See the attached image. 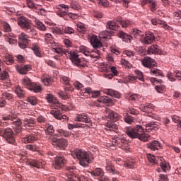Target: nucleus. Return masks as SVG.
<instances>
[{
  "instance_id": "obj_44",
  "label": "nucleus",
  "mask_w": 181,
  "mask_h": 181,
  "mask_svg": "<svg viewBox=\"0 0 181 181\" xmlns=\"http://www.w3.org/2000/svg\"><path fill=\"white\" fill-rule=\"evenodd\" d=\"M128 23L129 22V21H124L122 20V17H117L115 20L114 21H109L107 22V23Z\"/></svg>"
},
{
  "instance_id": "obj_26",
  "label": "nucleus",
  "mask_w": 181,
  "mask_h": 181,
  "mask_svg": "<svg viewBox=\"0 0 181 181\" xmlns=\"http://www.w3.org/2000/svg\"><path fill=\"white\" fill-rule=\"evenodd\" d=\"M103 93L107 95H110V97H115V98H121V93L112 89H105Z\"/></svg>"
},
{
  "instance_id": "obj_10",
  "label": "nucleus",
  "mask_w": 181,
  "mask_h": 181,
  "mask_svg": "<svg viewBox=\"0 0 181 181\" xmlns=\"http://www.w3.org/2000/svg\"><path fill=\"white\" fill-rule=\"evenodd\" d=\"M112 142L115 146H119L122 149H125L128 146V141L122 136L112 139Z\"/></svg>"
},
{
  "instance_id": "obj_54",
  "label": "nucleus",
  "mask_w": 181,
  "mask_h": 181,
  "mask_svg": "<svg viewBox=\"0 0 181 181\" xmlns=\"http://www.w3.org/2000/svg\"><path fill=\"white\" fill-rule=\"evenodd\" d=\"M36 119L39 124H45V122H47V119L43 115H39Z\"/></svg>"
},
{
  "instance_id": "obj_7",
  "label": "nucleus",
  "mask_w": 181,
  "mask_h": 181,
  "mask_svg": "<svg viewBox=\"0 0 181 181\" xmlns=\"http://www.w3.org/2000/svg\"><path fill=\"white\" fill-rule=\"evenodd\" d=\"M0 136L5 138L6 141L11 145H16V141H15V134L11 128L2 129L0 130Z\"/></svg>"
},
{
  "instance_id": "obj_40",
  "label": "nucleus",
  "mask_w": 181,
  "mask_h": 181,
  "mask_svg": "<svg viewBox=\"0 0 181 181\" xmlns=\"http://www.w3.org/2000/svg\"><path fill=\"white\" fill-rule=\"evenodd\" d=\"M78 51L83 53L85 56H90V49L86 46H81L78 47Z\"/></svg>"
},
{
  "instance_id": "obj_46",
  "label": "nucleus",
  "mask_w": 181,
  "mask_h": 181,
  "mask_svg": "<svg viewBox=\"0 0 181 181\" xmlns=\"http://www.w3.org/2000/svg\"><path fill=\"white\" fill-rule=\"evenodd\" d=\"M92 175H93V176H99L100 177L104 176V171H103V169L101 168H96L92 172Z\"/></svg>"
},
{
  "instance_id": "obj_13",
  "label": "nucleus",
  "mask_w": 181,
  "mask_h": 181,
  "mask_svg": "<svg viewBox=\"0 0 181 181\" xmlns=\"http://www.w3.org/2000/svg\"><path fill=\"white\" fill-rule=\"evenodd\" d=\"M50 114H52V115H53V117L57 119L62 121V122H64L66 120H69V117L64 115H62V111L58 109L51 110Z\"/></svg>"
},
{
  "instance_id": "obj_51",
  "label": "nucleus",
  "mask_w": 181,
  "mask_h": 181,
  "mask_svg": "<svg viewBox=\"0 0 181 181\" xmlns=\"http://www.w3.org/2000/svg\"><path fill=\"white\" fill-rule=\"evenodd\" d=\"M27 101L28 103H30L31 105H36V104H37V99L36 97L30 96L27 98Z\"/></svg>"
},
{
  "instance_id": "obj_2",
  "label": "nucleus",
  "mask_w": 181,
  "mask_h": 181,
  "mask_svg": "<svg viewBox=\"0 0 181 181\" xmlns=\"http://www.w3.org/2000/svg\"><path fill=\"white\" fill-rule=\"evenodd\" d=\"M124 132L126 135L131 138V139H139L143 141V142H146L148 141L151 136L149 134H145L144 127L141 125H136V127H126L124 128Z\"/></svg>"
},
{
  "instance_id": "obj_36",
  "label": "nucleus",
  "mask_w": 181,
  "mask_h": 181,
  "mask_svg": "<svg viewBox=\"0 0 181 181\" xmlns=\"http://www.w3.org/2000/svg\"><path fill=\"white\" fill-rule=\"evenodd\" d=\"M110 71L112 73V74H106L105 75L106 78H108L109 80H111L114 76H118V70H117V67L115 66H111Z\"/></svg>"
},
{
  "instance_id": "obj_48",
  "label": "nucleus",
  "mask_w": 181,
  "mask_h": 181,
  "mask_svg": "<svg viewBox=\"0 0 181 181\" xmlns=\"http://www.w3.org/2000/svg\"><path fill=\"white\" fill-rule=\"evenodd\" d=\"M91 93V88H85L83 89H81L80 90V94L81 95H90V94Z\"/></svg>"
},
{
  "instance_id": "obj_18",
  "label": "nucleus",
  "mask_w": 181,
  "mask_h": 181,
  "mask_svg": "<svg viewBox=\"0 0 181 181\" xmlns=\"http://www.w3.org/2000/svg\"><path fill=\"white\" fill-rule=\"evenodd\" d=\"M1 97H0V107L2 108L6 105V101L5 100H12L13 95L8 92H4L1 94Z\"/></svg>"
},
{
  "instance_id": "obj_16",
  "label": "nucleus",
  "mask_w": 181,
  "mask_h": 181,
  "mask_svg": "<svg viewBox=\"0 0 181 181\" xmlns=\"http://www.w3.org/2000/svg\"><path fill=\"white\" fill-rule=\"evenodd\" d=\"M29 166L31 168H37V169H42L45 168V165H46V162L43 160H31L28 161Z\"/></svg>"
},
{
  "instance_id": "obj_41",
  "label": "nucleus",
  "mask_w": 181,
  "mask_h": 181,
  "mask_svg": "<svg viewBox=\"0 0 181 181\" xmlns=\"http://www.w3.org/2000/svg\"><path fill=\"white\" fill-rule=\"evenodd\" d=\"M16 94H17L18 97L19 98H24L25 97V90H23L22 89V88H21V86H18L16 88Z\"/></svg>"
},
{
  "instance_id": "obj_37",
  "label": "nucleus",
  "mask_w": 181,
  "mask_h": 181,
  "mask_svg": "<svg viewBox=\"0 0 181 181\" xmlns=\"http://www.w3.org/2000/svg\"><path fill=\"white\" fill-rule=\"evenodd\" d=\"M46 100L48 103H49V104H57V103H59L57 98L51 94H47Z\"/></svg>"
},
{
  "instance_id": "obj_23",
  "label": "nucleus",
  "mask_w": 181,
  "mask_h": 181,
  "mask_svg": "<svg viewBox=\"0 0 181 181\" xmlns=\"http://www.w3.org/2000/svg\"><path fill=\"white\" fill-rule=\"evenodd\" d=\"M147 148L151 151H159L162 148V144L156 140H153L147 144Z\"/></svg>"
},
{
  "instance_id": "obj_22",
  "label": "nucleus",
  "mask_w": 181,
  "mask_h": 181,
  "mask_svg": "<svg viewBox=\"0 0 181 181\" xmlns=\"http://www.w3.org/2000/svg\"><path fill=\"white\" fill-rule=\"evenodd\" d=\"M16 69L20 74H28L30 70L32 69L30 65H16Z\"/></svg>"
},
{
  "instance_id": "obj_30",
  "label": "nucleus",
  "mask_w": 181,
  "mask_h": 181,
  "mask_svg": "<svg viewBox=\"0 0 181 181\" xmlns=\"http://www.w3.org/2000/svg\"><path fill=\"white\" fill-rule=\"evenodd\" d=\"M159 127H160V123H159V122H151L146 124V128H148V129H154V131H158Z\"/></svg>"
},
{
  "instance_id": "obj_45",
  "label": "nucleus",
  "mask_w": 181,
  "mask_h": 181,
  "mask_svg": "<svg viewBox=\"0 0 181 181\" xmlns=\"http://www.w3.org/2000/svg\"><path fill=\"white\" fill-rule=\"evenodd\" d=\"M86 127H90L86 124H68V129H74V128H85Z\"/></svg>"
},
{
  "instance_id": "obj_55",
  "label": "nucleus",
  "mask_w": 181,
  "mask_h": 181,
  "mask_svg": "<svg viewBox=\"0 0 181 181\" xmlns=\"http://www.w3.org/2000/svg\"><path fill=\"white\" fill-rule=\"evenodd\" d=\"M73 175H74V180H76V181H87V177L81 175L80 177H78L76 174H74V173H73Z\"/></svg>"
},
{
  "instance_id": "obj_56",
  "label": "nucleus",
  "mask_w": 181,
  "mask_h": 181,
  "mask_svg": "<svg viewBox=\"0 0 181 181\" xmlns=\"http://www.w3.org/2000/svg\"><path fill=\"white\" fill-rule=\"evenodd\" d=\"M30 22H32V21L28 20L25 16L19 17L18 20V23H30Z\"/></svg>"
},
{
  "instance_id": "obj_43",
  "label": "nucleus",
  "mask_w": 181,
  "mask_h": 181,
  "mask_svg": "<svg viewBox=\"0 0 181 181\" xmlns=\"http://www.w3.org/2000/svg\"><path fill=\"white\" fill-rule=\"evenodd\" d=\"M4 62L6 63V64H8V66L11 64H13V57L12 56L7 54L6 55V57L4 58Z\"/></svg>"
},
{
  "instance_id": "obj_1",
  "label": "nucleus",
  "mask_w": 181,
  "mask_h": 181,
  "mask_svg": "<svg viewBox=\"0 0 181 181\" xmlns=\"http://www.w3.org/2000/svg\"><path fill=\"white\" fill-rule=\"evenodd\" d=\"M52 51L54 53H57V54H65L68 59H71L73 64L77 66L79 69H84L87 66V63L81 61L78 57V54L76 51H69V49H62L57 47H52Z\"/></svg>"
},
{
  "instance_id": "obj_5",
  "label": "nucleus",
  "mask_w": 181,
  "mask_h": 181,
  "mask_svg": "<svg viewBox=\"0 0 181 181\" xmlns=\"http://www.w3.org/2000/svg\"><path fill=\"white\" fill-rule=\"evenodd\" d=\"M141 63L144 67L151 69L150 74L151 76H156V77H158V76H162L163 73L160 70L158 69H153V67H156V62L153 59L149 57H146L141 60Z\"/></svg>"
},
{
  "instance_id": "obj_42",
  "label": "nucleus",
  "mask_w": 181,
  "mask_h": 181,
  "mask_svg": "<svg viewBox=\"0 0 181 181\" xmlns=\"http://www.w3.org/2000/svg\"><path fill=\"white\" fill-rule=\"evenodd\" d=\"M160 166L161 169L163 170V172H169L170 170V166L169 165V163H167L166 161L161 162L160 163Z\"/></svg>"
},
{
  "instance_id": "obj_15",
  "label": "nucleus",
  "mask_w": 181,
  "mask_h": 181,
  "mask_svg": "<svg viewBox=\"0 0 181 181\" xmlns=\"http://www.w3.org/2000/svg\"><path fill=\"white\" fill-rule=\"evenodd\" d=\"M76 121H78V122H85V124L91 125V119H90L88 115L86 113L77 114Z\"/></svg>"
},
{
  "instance_id": "obj_63",
  "label": "nucleus",
  "mask_w": 181,
  "mask_h": 181,
  "mask_svg": "<svg viewBox=\"0 0 181 181\" xmlns=\"http://www.w3.org/2000/svg\"><path fill=\"white\" fill-rule=\"evenodd\" d=\"M74 87L76 88V90H81L84 86H83V83L78 82V81H75L74 82Z\"/></svg>"
},
{
  "instance_id": "obj_20",
  "label": "nucleus",
  "mask_w": 181,
  "mask_h": 181,
  "mask_svg": "<svg viewBox=\"0 0 181 181\" xmlns=\"http://www.w3.org/2000/svg\"><path fill=\"white\" fill-rule=\"evenodd\" d=\"M167 77L169 78L170 81L173 82L176 81V79L181 80V71L175 70L174 73L168 72L167 74Z\"/></svg>"
},
{
  "instance_id": "obj_62",
  "label": "nucleus",
  "mask_w": 181,
  "mask_h": 181,
  "mask_svg": "<svg viewBox=\"0 0 181 181\" xmlns=\"http://www.w3.org/2000/svg\"><path fill=\"white\" fill-rule=\"evenodd\" d=\"M100 90H93V91L90 90V95H91L93 98H97L98 97H100Z\"/></svg>"
},
{
  "instance_id": "obj_57",
  "label": "nucleus",
  "mask_w": 181,
  "mask_h": 181,
  "mask_svg": "<svg viewBox=\"0 0 181 181\" xmlns=\"http://www.w3.org/2000/svg\"><path fill=\"white\" fill-rule=\"evenodd\" d=\"M27 5L30 9H38L39 6H35L32 0H27Z\"/></svg>"
},
{
  "instance_id": "obj_61",
  "label": "nucleus",
  "mask_w": 181,
  "mask_h": 181,
  "mask_svg": "<svg viewBox=\"0 0 181 181\" xmlns=\"http://www.w3.org/2000/svg\"><path fill=\"white\" fill-rule=\"evenodd\" d=\"M147 158H148V160H149V162H151V163H154V164L157 163L156 158H155V156H153L151 154H148Z\"/></svg>"
},
{
  "instance_id": "obj_28",
  "label": "nucleus",
  "mask_w": 181,
  "mask_h": 181,
  "mask_svg": "<svg viewBox=\"0 0 181 181\" xmlns=\"http://www.w3.org/2000/svg\"><path fill=\"white\" fill-rule=\"evenodd\" d=\"M117 36L120 37V39H122L123 42H127V43H129L131 42V39H132V37L130 35L122 31H119Z\"/></svg>"
},
{
  "instance_id": "obj_39",
  "label": "nucleus",
  "mask_w": 181,
  "mask_h": 181,
  "mask_svg": "<svg viewBox=\"0 0 181 181\" xmlns=\"http://www.w3.org/2000/svg\"><path fill=\"white\" fill-rule=\"evenodd\" d=\"M105 168H106V170L109 172V173H112V175H115L118 173V172L115 170V167H114L112 164L107 163Z\"/></svg>"
},
{
  "instance_id": "obj_14",
  "label": "nucleus",
  "mask_w": 181,
  "mask_h": 181,
  "mask_svg": "<svg viewBox=\"0 0 181 181\" xmlns=\"http://www.w3.org/2000/svg\"><path fill=\"white\" fill-rule=\"evenodd\" d=\"M155 40V35L152 33L144 34L141 40V43L144 45H152Z\"/></svg>"
},
{
  "instance_id": "obj_50",
  "label": "nucleus",
  "mask_w": 181,
  "mask_h": 181,
  "mask_svg": "<svg viewBox=\"0 0 181 181\" xmlns=\"http://www.w3.org/2000/svg\"><path fill=\"white\" fill-rule=\"evenodd\" d=\"M78 32L81 33H85L87 30V28L84 26V24L78 23L76 25Z\"/></svg>"
},
{
  "instance_id": "obj_59",
  "label": "nucleus",
  "mask_w": 181,
  "mask_h": 181,
  "mask_svg": "<svg viewBox=\"0 0 181 181\" xmlns=\"http://www.w3.org/2000/svg\"><path fill=\"white\" fill-rule=\"evenodd\" d=\"M0 71H1V68H0ZM9 77V74L6 71H4L3 72L0 73V78L1 80H6Z\"/></svg>"
},
{
  "instance_id": "obj_24",
  "label": "nucleus",
  "mask_w": 181,
  "mask_h": 181,
  "mask_svg": "<svg viewBox=\"0 0 181 181\" xmlns=\"http://www.w3.org/2000/svg\"><path fill=\"white\" fill-rule=\"evenodd\" d=\"M139 108L141 111H143V112H146V114H152V112H153V105L151 103L141 105Z\"/></svg>"
},
{
  "instance_id": "obj_27",
  "label": "nucleus",
  "mask_w": 181,
  "mask_h": 181,
  "mask_svg": "<svg viewBox=\"0 0 181 181\" xmlns=\"http://www.w3.org/2000/svg\"><path fill=\"white\" fill-rule=\"evenodd\" d=\"M23 124L25 127H35L36 125V121L33 117H25L23 119Z\"/></svg>"
},
{
  "instance_id": "obj_60",
  "label": "nucleus",
  "mask_w": 181,
  "mask_h": 181,
  "mask_svg": "<svg viewBox=\"0 0 181 181\" xmlns=\"http://www.w3.org/2000/svg\"><path fill=\"white\" fill-rule=\"evenodd\" d=\"M127 111L128 112H129V114H132V115H138L139 114V112L132 107H129Z\"/></svg>"
},
{
  "instance_id": "obj_33",
  "label": "nucleus",
  "mask_w": 181,
  "mask_h": 181,
  "mask_svg": "<svg viewBox=\"0 0 181 181\" xmlns=\"http://www.w3.org/2000/svg\"><path fill=\"white\" fill-rule=\"evenodd\" d=\"M18 25L20 26V28H21V29H23L24 30H27L28 33H30L34 30L32 25L29 23H18Z\"/></svg>"
},
{
  "instance_id": "obj_53",
  "label": "nucleus",
  "mask_w": 181,
  "mask_h": 181,
  "mask_svg": "<svg viewBox=\"0 0 181 181\" xmlns=\"http://www.w3.org/2000/svg\"><path fill=\"white\" fill-rule=\"evenodd\" d=\"M148 6L152 12H155V11H156L158 4H156L155 1L151 0L150 4H148Z\"/></svg>"
},
{
  "instance_id": "obj_8",
  "label": "nucleus",
  "mask_w": 181,
  "mask_h": 181,
  "mask_svg": "<svg viewBox=\"0 0 181 181\" xmlns=\"http://www.w3.org/2000/svg\"><path fill=\"white\" fill-rule=\"evenodd\" d=\"M22 85L25 87V88H28V90L34 91V93H40V91L42 90V87H40V86L32 82L30 78L26 76L23 79Z\"/></svg>"
},
{
  "instance_id": "obj_47",
  "label": "nucleus",
  "mask_w": 181,
  "mask_h": 181,
  "mask_svg": "<svg viewBox=\"0 0 181 181\" xmlns=\"http://www.w3.org/2000/svg\"><path fill=\"white\" fill-rule=\"evenodd\" d=\"M124 120L125 122H127V124H132L134 122L135 119H134V117L131 115H126L124 117Z\"/></svg>"
},
{
  "instance_id": "obj_19",
  "label": "nucleus",
  "mask_w": 181,
  "mask_h": 181,
  "mask_svg": "<svg viewBox=\"0 0 181 181\" xmlns=\"http://www.w3.org/2000/svg\"><path fill=\"white\" fill-rule=\"evenodd\" d=\"M105 117H107L109 119H112L113 121H117L120 117L118 113L111 110L110 108H106L105 110Z\"/></svg>"
},
{
  "instance_id": "obj_12",
  "label": "nucleus",
  "mask_w": 181,
  "mask_h": 181,
  "mask_svg": "<svg viewBox=\"0 0 181 181\" xmlns=\"http://www.w3.org/2000/svg\"><path fill=\"white\" fill-rule=\"evenodd\" d=\"M29 42L30 41L28 40V35L25 34V33H22L19 35L18 46L21 49H26V47H28V45H29Z\"/></svg>"
},
{
  "instance_id": "obj_3",
  "label": "nucleus",
  "mask_w": 181,
  "mask_h": 181,
  "mask_svg": "<svg viewBox=\"0 0 181 181\" xmlns=\"http://www.w3.org/2000/svg\"><path fill=\"white\" fill-rule=\"evenodd\" d=\"M71 156L74 159L79 160V164L83 168H88L90 163L94 162V158L88 152L83 151L82 149L76 148L71 153Z\"/></svg>"
},
{
  "instance_id": "obj_31",
  "label": "nucleus",
  "mask_w": 181,
  "mask_h": 181,
  "mask_svg": "<svg viewBox=\"0 0 181 181\" xmlns=\"http://www.w3.org/2000/svg\"><path fill=\"white\" fill-rule=\"evenodd\" d=\"M107 131H115L118 129V125L115 122H108L105 124Z\"/></svg>"
},
{
  "instance_id": "obj_25",
  "label": "nucleus",
  "mask_w": 181,
  "mask_h": 181,
  "mask_svg": "<svg viewBox=\"0 0 181 181\" xmlns=\"http://www.w3.org/2000/svg\"><path fill=\"white\" fill-rule=\"evenodd\" d=\"M148 53L149 54H160L162 52L160 51V47L157 45H153L148 49Z\"/></svg>"
},
{
  "instance_id": "obj_17",
  "label": "nucleus",
  "mask_w": 181,
  "mask_h": 181,
  "mask_svg": "<svg viewBox=\"0 0 181 181\" xmlns=\"http://www.w3.org/2000/svg\"><path fill=\"white\" fill-rule=\"evenodd\" d=\"M89 40L90 42V45L94 49H100L103 46V42H101L97 35H91Z\"/></svg>"
},
{
  "instance_id": "obj_64",
  "label": "nucleus",
  "mask_w": 181,
  "mask_h": 181,
  "mask_svg": "<svg viewBox=\"0 0 181 181\" xmlns=\"http://www.w3.org/2000/svg\"><path fill=\"white\" fill-rule=\"evenodd\" d=\"M3 30L4 32H11V30H12L9 23H6L3 25Z\"/></svg>"
},
{
  "instance_id": "obj_9",
  "label": "nucleus",
  "mask_w": 181,
  "mask_h": 181,
  "mask_svg": "<svg viewBox=\"0 0 181 181\" xmlns=\"http://www.w3.org/2000/svg\"><path fill=\"white\" fill-rule=\"evenodd\" d=\"M40 138V134L34 132L25 137H22L21 141L23 144H33V142H36Z\"/></svg>"
},
{
  "instance_id": "obj_6",
  "label": "nucleus",
  "mask_w": 181,
  "mask_h": 181,
  "mask_svg": "<svg viewBox=\"0 0 181 181\" xmlns=\"http://www.w3.org/2000/svg\"><path fill=\"white\" fill-rule=\"evenodd\" d=\"M106 28L107 29V30H110V31H102L100 34H99V37L100 39H101L102 40H108L110 39H111V35L112 33H114V30H118V29H119V26L117 24H112V23H107L106 24Z\"/></svg>"
},
{
  "instance_id": "obj_58",
  "label": "nucleus",
  "mask_w": 181,
  "mask_h": 181,
  "mask_svg": "<svg viewBox=\"0 0 181 181\" xmlns=\"http://www.w3.org/2000/svg\"><path fill=\"white\" fill-rule=\"evenodd\" d=\"M53 33H55L56 35H63L64 33V31L63 30V28H54L52 30Z\"/></svg>"
},
{
  "instance_id": "obj_11",
  "label": "nucleus",
  "mask_w": 181,
  "mask_h": 181,
  "mask_svg": "<svg viewBox=\"0 0 181 181\" xmlns=\"http://www.w3.org/2000/svg\"><path fill=\"white\" fill-rule=\"evenodd\" d=\"M52 144L57 149H64V147L67 146V140L65 139H52Z\"/></svg>"
},
{
  "instance_id": "obj_34",
  "label": "nucleus",
  "mask_w": 181,
  "mask_h": 181,
  "mask_svg": "<svg viewBox=\"0 0 181 181\" xmlns=\"http://www.w3.org/2000/svg\"><path fill=\"white\" fill-rule=\"evenodd\" d=\"M32 50L37 57H42V53L40 52V48L37 44H33L31 47Z\"/></svg>"
},
{
  "instance_id": "obj_4",
  "label": "nucleus",
  "mask_w": 181,
  "mask_h": 181,
  "mask_svg": "<svg viewBox=\"0 0 181 181\" xmlns=\"http://www.w3.org/2000/svg\"><path fill=\"white\" fill-rule=\"evenodd\" d=\"M3 121H10L11 124H13L14 128H16V134L18 136L22 137L25 134V130L22 129V120L19 118H16V115H8L2 117Z\"/></svg>"
},
{
  "instance_id": "obj_38",
  "label": "nucleus",
  "mask_w": 181,
  "mask_h": 181,
  "mask_svg": "<svg viewBox=\"0 0 181 181\" xmlns=\"http://www.w3.org/2000/svg\"><path fill=\"white\" fill-rule=\"evenodd\" d=\"M45 134L46 135H53L54 134V129L53 127V125L50 124H47L45 125Z\"/></svg>"
},
{
  "instance_id": "obj_29",
  "label": "nucleus",
  "mask_w": 181,
  "mask_h": 181,
  "mask_svg": "<svg viewBox=\"0 0 181 181\" xmlns=\"http://www.w3.org/2000/svg\"><path fill=\"white\" fill-rule=\"evenodd\" d=\"M132 33L136 39H138V40H140L141 42L142 41V39L144 35V32L138 29H132Z\"/></svg>"
},
{
  "instance_id": "obj_32",
  "label": "nucleus",
  "mask_w": 181,
  "mask_h": 181,
  "mask_svg": "<svg viewBox=\"0 0 181 181\" xmlns=\"http://www.w3.org/2000/svg\"><path fill=\"white\" fill-rule=\"evenodd\" d=\"M41 81L44 84V86L49 87V86H52V83H53V78L49 76H47L42 77L41 78Z\"/></svg>"
},
{
  "instance_id": "obj_21",
  "label": "nucleus",
  "mask_w": 181,
  "mask_h": 181,
  "mask_svg": "<svg viewBox=\"0 0 181 181\" xmlns=\"http://www.w3.org/2000/svg\"><path fill=\"white\" fill-rule=\"evenodd\" d=\"M55 164L54 165V169H62L66 163V159L63 156H58L55 158Z\"/></svg>"
},
{
  "instance_id": "obj_52",
  "label": "nucleus",
  "mask_w": 181,
  "mask_h": 181,
  "mask_svg": "<svg viewBox=\"0 0 181 181\" xmlns=\"http://www.w3.org/2000/svg\"><path fill=\"white\" fill-rule=\"evenodd\" d=\"M124 166L129 169H132L133 168H135V161L127 160L124 163Z\"/></svg>"
},
{
  "instance_id": "obj_35",
  "label": "nucleus",
  "mask_w": 181,
  "mask_h": 181,
  "mask_svg": "<svg viewBox=\"0 0 181 181\" xmlns=\"http://www.w3.org/2000/svg\"><path fill=\"white\" fill-rule=\"evenodd\" d=\"M98 101L100 103H103V104H107V105H112L114 104V102L112 100H111L110 98L107 96H102Z\"/></svg>"
},
{
  "instance_id": "obj_49",
  "label": "nucleus",
  "mask_w": 181,
  "mask_h": 181,
  "mask_svg": "<svg viewBox=\"0 0 181 181\" xmlns=\"http://www.w3.org/2000/svg\"><path fill=\"white\" fill-rule=\"evenodd\" d=\"M134 73L136 74V79L139 80L140 81H145V78H144V74L142 71L139 70L134 71Z\"/></svg>"
}]
</instances>
